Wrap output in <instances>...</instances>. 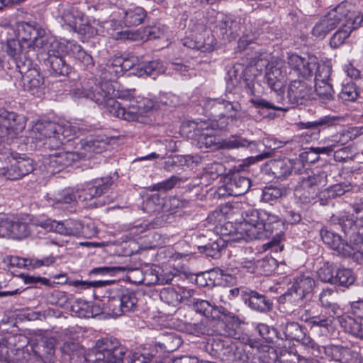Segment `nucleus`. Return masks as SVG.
I'll list each match as a JSON object with an SVG mask.
<instances>
[{"label":"nucleus","instance_id":"1","mask_svg":"<svg viewBox=\"0 0 363 363\" xmlns=\"http://www.w3.org/2000/svg\"><path fill=\"white\" fill-rule=\"evenodd\" d=\"M119 62L114 57L101 66V82L96 83L95 79H89L82 87L74 88L72 92L77 98H87L105 108L111 114L128 121H138L140 117L152 110L155 103L150 99L138 96L136 90L125 89L118 91L117 96L128 104L122 105L112 95L114 89L111 84L122 75Z\"/></svg>","mask_w":363,"mask_h":363},{"label":"nucleus","instance_id":"2","mask_svg":"<svg viewBox=\"0 0 363 363\" xmlns=\"http://www.w3.org/2000/svg\"><path fill=\"white\" fill-rule=\"evenodd\" d=\"M243 222L240 223L238 230L242 239H265L272 237L271 242L279 245L284 239L281 230L274 231L283 225L279 216L265 210L250 208L242 213Z\"/></svg>","mask_w":363,"mask_h":363},{"label":"nucleus","instance_id":"3","mask_svg":"<svg viewBox=\"0 0 363 363\" xmlns=\"http://www.w3.org/2000/svg\"><path fill=\"white\" fill-rule=\"evenodd\" d=\"M189 306L196 313L206 318H211L213 320H217L216 332L219 335L225 337L235 335V328L242 323L238 315L222 306L212 305L208 301L192 298L189 301Z\"/></svg>","mask_w":363,"mask_h":363},{"label":"nucleus","instance_id":"4","mask_svg":"<svg viewBox=\"0 0 363 363\" xmlns=\"http://www.w3.org/2000/svg\"><path fill=\"white\" fill-rule=\"evenodd\" d=\"M330 222L338 225L342 231L349 237L351 254L347 257H352L358 263H363V216H354L346 212L333 213Z\"/></svg>","mask_w":363,"mask_h":363},{"label":"nucleus","instance_id":"5","mask_svg":"<svg viewBox=\"0 0 363 363\" xmlns=\"http://www.w3.org/2000/svg\"><path fill=\"white\" fill-rule=\"evenodd\" d=\"M33 138L42 140L46 148L57 150L66 141L72 140L76 135L74 127L70 125H60L52 121L40 120L37 121L32 128Z\"/></svg>","mask_w":363,"mask_h":363},{"label":"nucleus","instance_id":"6","mask_svg":"<svg viewBox=\"0 0 363 363\" xmlns=\"http://www.w3.org/2000/svg\"><path fill=\"white\" fill-rule=\"evenodd\" d=\"M326 172L315 169H306L300 175L294 189V194L301 203H315L320 192V188L327 183Z\"/></svg>","mask_w":363,"mask_h":363},{"label":"nucleus","instance_id":"7","mask_svg":"<svg viewBox=\"0 0 363 363\" xmlns=\"http://www.w3.org/2000/svg\"><path fill=\"white\" fill-rule=\"evenodd\" d=\"M112 177H101L94 180L91 184H87L86 189L74 190L68 188L62 190L55 196L56 203H71L77 200L84 201L95 197L101 196L107 192L113 184Z\"/></svg>","mask_w":363,"mask_h":363},{"label":"nucleus","instance_id":"8","mask_svg":"<svg viewBox=\"0 0 363 363\" xmlns=\"http://www.w3.org/2000/svg\"><path fill=\"white\" fill-rule=\"evenodd\" d=\"M63 44L54 38L50 39V43L43 48L38 52L40 55H46L47 57L44 58L46 66L50 67V72L52 75L67 76L70 71L71 67L67 63L63 56Z\"/></svg>","mask_w":363,"mask_h":363},{"label":"nucleus","instance_id":"9","mask_svg":"<svg viewBox=\"0 0 363 363\" xmlns=\"http://www.w3.org/2000/svg\"><path fill=\"white\" fill-rule=\"evenodd\" d=\"M108 298L106 307L113 316L118 317L136 309L138 303L136 294L126 287L111 289Z\"/></svg>","mask_w":363,"mask_h":363},{"label":"nucleus","instance_id":"10","mask_svg":"<svg viewBox=\"0 0 363 363\" xmlns=\"http://www.w3.org/2000/svg\"><path fill=\"white\" fill-rule=\"evenodd\" d=\"M0 160H4L6 164L0 169V176L5 177L6 179H20L34 169L30 159L21 157L17 153H11L9 150L1 154Z\"/></svg>","mask_w":363,"mask_h":363},{"label":"nucleus","instance_id":"11","mask_svg":"<svg viewBox=\"0 0 363 363\" xmlns=\"http://www.w3.org/2000/svg\"><path fill=\"white\" fill-rule=\"evenodd\" d=\"M17 33L21 42L28 49H33L37 53L50 43L52 36L48 35L45 30L37 24L22 21L17 24Z\"/></svg>","mask_w":363,"mask_h":363},{"label":"nucleus","instance_id":"12","mask_svg":"<svg viewBox=\"0 0 363 363\" xmlns=\"http://www.w3.org/2000/svg\"><path fill=\"white\" fill-rule=\"evenodd\" d=\"M347 12L345 17L341 18L340 21V28L333 34L330 40V45L337 48L342 45L345 40L350 35L351 33L359 28L363 22L362 13L354 9V6H347Z\"/></svg>","mask_w":363,"mask_h":363},{"label":"nucleus","instance_id":"13","mask_svg":"<svg viewBox=\"0 0 363 363\" xmlns=\"http://www.w3.org/2000/svg\"><path fill=\"white\" fill-rule=\"evenodd\" d=\"M314 286L313 278L307 274H299L294 278L291 286L280 296L279 300L301 306L303 301L311 296Z\"/></svg>","mask_w":363,"mask_h":363},{"label":"nucleus","instance_id":"14","mask_svg":"<svg viewBox=\"0 0 363 363\" xmlns=\"http://www.w3.org/2000/svg\"><path fill=\"white\" fill-rule=\"evenodd\" d=\"M284 89L279 94H276L274 101L286 107L287 111L291 107L303 104L310 99L311 88L302 80L292 81L288 88L287 96H284Z\"/></svg>","mask_w":363,"mask_h":363},{"label":"nucleus","instance_id":"15","mask_svg":"<svg viewBox=\"0 0 363 363\" xmlns=\"http://www.w3.org/2000/svg\"><path fill=\"white\" fill-rule=\"evenodd\" d=\"M26 49H28L26 44L17 39L13 38L6 42H0V51L13 61L16 71L21 67L32 65L30 52H32L33 49H28V50Z\"/></svg>","mask_w":363,"mask_h":363},{"label":"nucleus","instance_id":"16","mask_svg":"<svg viewBox=\"0 0 363 363\" xmlns=\"http://www.w3.org/2000/svg\"><path fill=\"white\" fill-rule=\"evenodd\" d=\"M26 120L22 115L5 109H0V138L9 141L23 131Z\"/></svg>","mask_w":363,"mask_h":363},{"label":"nucleus","instance_id":"17","mask_svg":"<svg viewBox=\"0 0 363 363\" xmlns=\"http://www.w3.org/2000/svg\"><path fill=\"white\" fill-rule=\"evenodd\" d=\"M347 6L350 7L351 4L343 1L330 10L315 25L312 30L313 35L320 38H325L330 30L338 26L341 18L345 17L346 12H347Z\"/></svg>","mask_w":363,"mask_h":363},{"label":"nucleus","instance_id":"18","mask_svg":"<svg viewBox=\"0 0 363 363\" xmlns=\"http://www.w3.org/2000/svg\"><path fill=\"white\" fill-rule=\"evenodd\" d=\"M18 72L21 75L24 90L33 96H41L45 88L44 77L39 69L32 64L21 67Z\"/></svg>","mask_w":363,"mask_h":363},{"label":"nucleus","instance_id":"19","mask_svg":"<svg viewBox=\"0 0 363 363\" xmlns=\"http://www.w3.org/2000/svg\"><path fill=\"white\" fill-rule=\"evenodd\" d=\"M9 233L7 237L21 240L28 236H38L42 233L41 220H30L29 222L21 220L8 222Z\"/></svg>","mask_w":363,"mask_h":363},{"label":"nucleus","instance_id":"20","mask_svg":"<svg viewBox=\"0 0 363 363\" xmlns=\"http://www.w3.org/2000/svg\"><path fill=\"white\" fill-rule=\"evenodd\" d=\"M270 169L275 177L284 179L293 174L300 176L306 168L300 159L290 160L284 158L272 161Z\"/></svg>","mask_w":363,"mask_h":363},{"label":"nucleus","instance_id":"21","mask_svg":"<svg viewBox=\"0 0 363 363\" xmlns=\"http://www.w3.org/2000/svg\"><path fill=\"white\" fill-rule=\"evenodd\" d=\"M337 315L330 312L309 315L306 311V313L301 315V320L306 323L311 330L327 335L334 329L335 315Z\"/></svg>","mask_w":363,"mask_h":363},{"label":"nucleus","instance_id":"22","mask_svg":"<svg viewBox=\"0 0 363 363\" xmlns=\"http://www.w3.org/2000/svg\"><path fill=\"white\" fill-rule=\"evenodd\" d=\"M84 227L77 221L66 220L57 222L50 219L41 220V230L53 231L59 234L69 236H80L84 234Z\"/></svg>","mask_w":363,"mask_h":363},{"label":"nucleus","instance_id":"23","mask_svg":"<svg viewBox=\"0 0 363 363\" xmlns=\"http://www.w3.org/2000/svg\"><path fill=\"white\" fill-rule=\"evenodd\" d=\"M242 109L241 104L238 101H230L224 99L223 119L220 121H214L211 124L213 130L225 129L229 122L235 123L240 118V111ZM210 125L204 123L201 125V128L208 130Z\"/></svg>","mask_w":363,"mask_h":363},{"label":"nucleus","instance_id":"24","mask_svg":"<svg viewBox=\"0 0 363 363\" xmlns=\"http://www.w3.org/2000/svg\"><path fill=\"white\" fill-rule=\"evenodd\" d=\"M243 302L252 311L267 313L273 308L272 301L264 294L246 289L241 294Z\"/></svg>","mask_w":363,"mask_h":363},{"label":"nucleus","instance_id":"25","mask_svg":"<svg viewBox=\"0 0 363 363\" xmlns=\"http://www.w3.org/2000/svg\"><path fill=\"white\" fill-rule=\"evenodd\" d=\"M216 28L224 39L232 40L240 35L241 23L240 21L231 16L218 14Z\"/></svg>","mask_w":363,"mask_h":363},{"label":"nucleus","instance_id":"26","mask_svg":"<svg viewBox=\"0 0 363 363\" xmlns=\"http://www.w3.org/2000/svg\"><path fill=\"white\" fill-rule=\"evenodd\" d=\"M251 186L249 178L238 174H233L223 186L218 189L219 195L239 196L247 192Z\"/></svg>","mask_w":363,"mask_h":363},{"label":"nucleus","instance_id":"27","mask_svg":"<svg viewBox=\"0 0 363 363\" xmlns=\"http://www.w3.org/2000/svg\"><path fill=\"white\" fill-rule=\"evenodd\" d=\"M320 235L323 242L336 251L338 255L347 257L351 254V245L353 242L345 241L337 233L327 228H323Z\"/></svg>","mask_w":363,"mask_h":363},{"label":"nucleus","instance_id":"28","mask_svg":"<svg viewBox=\"0 0 363 363\" xmlns=\"http://www.w3.org/2000/svg\"><path fill=\"white\" fill-rule=\"evenodd\" d=\"M97 351L108 357L124 362L128 349L123 346L118 340L113 338H104L96 342Z\"/></svg>","mask_w":363,"mask_h":363},{"label":"nucleus","instance_id":"29","mask_svg":"<svg viewBox=\"0 0 363 363\" xmlns=\"http://www.w3.org/2000/svg\"><path fill=\"white\" fill-rule=\"evenodd\" d=\"M286 72L282 70L281 65L276 63L274 65L267 67L264 82L267 84L273 91L272 99H276V94L283 90Z\"/></svg>","mask_w":363,"mask_h":363},{"label":"nucleus","instance_id":"30","mask_svg":"<svg viewBox=\"0 0 363 363\" xmlns=\"http://www.w3.org/2000/svg\"><path fill=\"white\" fill-rule=\"evenodd\" d=\"M182 344V339L175 333L164 334L160 340L152 345V354L160 358L165 353H170L178 349Z\"/></svg>","mask_w":363,"mask_h":363},{"label":"nucleus","instance_id":"31","mask_svg":"<svg viewBox=\"0 0 363 363\" xmlns=\"http://www.w3.org/2000/svg\"><path fill=\"white\" fill-rule=\"evenodd\" d=\"M79 158V154L73 152H59L50 155L48 158V169L52 173L59 172Z\"/></svg>","mask_w":363,"mask_h":363},{"label":"nucleus","instance_id":"32","mask_svg":"<svg viewBox=\"0 0 363 363\" xmlns=\"http://www.w3.org/2000/svg\"><path fill=\"white\" fill-rule=\"evenodd\" d=\"M342 121V118L337 116H325L312 122L300 123V127L308 130L306 135H310L313 139L319 136L321 128L335 125Z\"/></svg>","mask_w":363,"mask_h":363},{"label":"nucleus","instance_id":"33","mask_svg":"<svg viewBox=\"0 0 363 363\" xmlns=\"http://www.w3.org/2000/svg\"><path fill=\"white\" fill-rule=\"evenodd\" d=\"M288 63L298 74L306 78L311 77L316 68L315 59H306L296 54L289 56Z\"/></svg>","mask_w":363,"mask_h":363},{"label":"nucleus","instance_id":"34","mask_svg":"<svg viewBox=\"0 0 363 363\" xmlns=\"http://www.w3.org/2000/svg\"><path fill=\"white\" fill-rule=\"evenodd\" d=\"M109 146L107 138L97 136L96 138H87L81 141V147L83 152H80V157L88 158L91 157V153L99 154L106 151Z\"/></svg>","mask_w":363,"mask_h":363},{"label":"nucleus","instance_id":"35","mask_svg":"<svg viewBox=\"0 0 363 363\" xmlns=\"http://www.w3.org/2000/svg\"><path fill=\"white\" fill-rule=\"evenodd\" d=\"M338 320L345 333L363 341V319L347 315L338 316Z\"/></svg>","mask_w":363,"mask_h":363},{"label":"nucleus","instance_id":"36","mask_svg":"<svg viewBox=\"0 0 363 363\" xmlns=\"http://www.w3.org/2000/svg\"><path fill=\"white\" fill-rule=\"evenodd\" d=\"M220 147L227 150L247 148L251 152H254L257 150V143L256 141L249 140L241 135H233L228 138L223 140L221 143Z\"/></svg>","mask_w":363,"mask_h":363},{"label":"nucleus","instance_id":"37","mask_svg":"<svg viewBox=\"0 0 363 363\" xmlns=\"http://www.w3.org/2000/svg\"><path fill=\"white\" fill-rule=\"evenodd\" d=\"M164 72V69L162 62L159 60H152L139 64L133 74L138 77L147 76L155 79L157 76Z\"/></svg>","mask_w":363,"mask_h":363},{"label":"nucleus","instance_id":"38","mask_svg":"<svg viewBox=\"0 0 363 363\" xmlns=\"http://www.w3.org/2000/svg\"><path fill=\"white\" fill-rule=\"evenodd\" d=\"M182 44L191 49H196L202 52H211L214 49L216 40L213 36H208L204 40L201 36L196 37L195 40L186 38L182 40Z\"/></svg>","mask_w":363,"mask_h":363},{"label":"nucleus","instance_id":"39","mask_svg":"<svg viewBox=\"0 0 363 363\" xmlns=\"http://www.w3.org/2000/svg\"><path fill=\"white\" fill-rule=\"evenodd\" d=\"M224 99H208L204 104V110L211 118V123L220 121L223 118Z\"/></svg>","mask_w":363,"mask_h":363},{"label":"nucleus","instance_id":"40","mask_svg":"<svg viewBox=\"0 0 363 363\" xmlns=\"http://www.w3.org/2000/svg\"><path fill=\"white\" fill-rule=\"evenodd\" d=\"M335 291L330 288H325L319 294V302L322 307L330 310V313L337 314L340 311L339 305L335 303Z\"/></svg>","mask_w":363,"mask_h":363},{"label":"nucleus","instance_id":"41","mask_svg":"<svg viewBox=\"0 0 363 363\" xmlns=\"http://www.w3.org/2000/svg\"><path fill=\"white\" fill-rule=\"evenodd\" d=\"M355 277L353 272L347 268H339L335 270L333 285L349 288L354 284Z\"/></svg>","mask_w":363,"mask_h":363},{"label":"nucleus","instance_id":"42","mask_svg":"<svg viewBox=\"0 0 363 363\" xmlns=\"http://www.w3.org/2000/svg\"><path fill=\"white\" fill-rule=\"evenodd\" d=\"M146 14V11L142 7L128 9L124 12V22L128 26H137L143 22Z\"/></svg>","mask_w":363,"mask_h":363},{"label":"nucleus","instance_id":"43","mask_svg":"<svg viewBox=\"0 0 363 363\" xmlns=\"http://www.w3.org/2000/svg\"><path fill=\"white\" fill-rule=\"evenodd\" d=\"M225 249V241L220 238L211 243L199 247L200 252L204 253L206 256L213 259H218Z\"/></svg>","mask_w":363,"mask_h":363},{"label":"nucleus","instance_id":"44","mask_svg":"<svg viewBox=\"0 0 363 363\" xmlns=\"http://www.w3.org/2000/svg\"><path fill=\"white\" fill-rule=\"evenodd\" d=\"M255 330L268 343L274 342L275 340L284 339V337L274 328L264 323L257 324Z\"/></svg>","mask_w":363,"mask_h":363},{"label":"nucleus","instance_id":"45","mask_svg":"<svg viewBox=\"0 0 363 363\" xmlns=\"http://www.w3.org/2000/svg\"><path fill=\"white\" fill-rule=\"evenodd\" d=\"M160 297L162 301L168 305L177 306L186 296L182 295L179 291H176L172 287H167L161 290Z\"/></svg>","mask_w":363,"mask_h":363},{"label":"nucleus","instance_id":"46","mask_svg":"<svg viewBox=\"0 0 363 363\" xmlns=\"http://www.w3.org/2000/svg\"><path fill=\"white\" fill-rule=\"evenodd\" d=\"M284 338L300 340L303 336V327L296 322H289L283 328Z\"/></svg>","mask_w":363,"mask_h":363},{"label":"nucleus","instance_id":"47","mask_svg":"<svg viewBox=\"0 0 363 363\" xmlns=\"http://www.w3.org/2000/svg\"><path fill=\"white\" fill-rule=\"evenodd\" d=\"M357 347L359 350H356V346L352 343V347H346V350L343 354V362L342 363H363V357L360 353L361 345L359 342Z\"/></svg>","mask_w":363,"mask_h":363},{"label":"nucleus","instance_id":"48","mask_svg":"<svg viewBox=\"0 0 363 363\" xmlns=\"http://www.w3.org/2000/svg\"><path fill=\"white\" fill-rule=\"evenodd\" d=\"M359 96L357 85L352 82L343 85L339 98L345 103L356 101Z\"/></svg>","mask_w":363,"mask_h":363},{"label":"nucleus","instance_id":"49","mask_svg":"<svg viewBox=\"0 0 363 363\" xmlns=\"http://www.w3.org/2000/svg\"><path fill=\"white\" fill-rule=\"evenodd\" d=\"M286 194L284 188L274 186H266L262 191V200L267 202H272Z\"/></svg>","mask_w":363,"mask_h":363},{"label":"nucleus","instance_id":"50","mask_svg":"<svg viewBox=\"0 0 363 363\" xmlns=\"http://www.w3.org/2000/svg\"><path fill=\"white\" fill-rule=\"evenodd\" d=\"M163 205L162 199L158 194L150 195L143 203V209L148 213L160 211Z\"/></svg>","mask_w":363,"mask_h":363},{"label":"nucleus","instance_id":"51","mask_svg":"<svg viewBox=\"0 0 363 363\" xmlns=\"http://www.w3.org/2000/svg\"><path fill=\"white\" fill-rule=\"evenodd\" d=\"M355 153L353 147L350 145L342 147L337 150H334L333 157L336 162H346L349 160H352L354 157Z\"/></svg>","mask_w":363,"mask_h":363},{"label":"nucleus","instance_id":"52","mask_svg":"<svg viewBox=\"0 0 363 363\" xmlns=\"http://www.w3.org/2000/svg\"><path fill=\"white\" fill-rule=\"evenodd\" d=\"M116 60L119 62L118 67L121 68V73L123 74L124 72L128 71L130 69H133V72H135V68L139 65L138 57L132 55L128 56L127 57H123L122 56H114Z\"/></svg>","mask_w":363,"mask_h":363},{"label":"nucleus","instance_id":"53","mask_svg":"<svg viewBox=\"0 0 363 363\" xmlns=\"http://www.w3.org/2000/svg\"><path fill=\"white\" fill-rule=\"evenodd\" d=\"M335 271L333 267L329 263H325L317 272L318 279L325 283L333 285Z\"/></svg>","mask_w":363,"mask_h":363},{"label":"nucleus","instance_id":"54","mask_svg":"<svg viewBox=\"0 0 363 363\" xmlns=\"http://www.w3.org/2000/svg\"><path fill=\"white\" fill-rule=\"evenodd\" d=\"M273 101L274 102L268 101L264 99H261L259 97H254L250 100V102L256 108L274 109L283 111H287L286 107L282 106V105L277 104V102H275L274 100Z\"/></svg>","mask_w":363,"mask_h":363},{"label":"nucleus","instance_id":"55","mask_svg":"<svg viewBox=\"0 0 363 363\" xmlns=\"http://www.w3.org/2000/svg\"><path fill=\"white\" fill-rule=\"evenodd\" d=\"M259 363H277L279 358L276 350L269 347H265L262 351H258Z\"/></svg>","mask_w":363,"mask_h":363},{"label":"nucleus","instance_id":"56","mask_svg":"<svg viewBox=\"0 0 363 363\" xmlns=\"http://www.w3.org/2000/svg\"><path fill=\"white\" fill-rule=\"evenodd\" d=\"M315 91L323 101H330L333 99L334 91L330 82L323 83V84H315Z\"/></svg>","mask_w":363,"mask_h":363},{"label":"nucleus","instance_id":"57","mask_svg":"<svg viewBox=\"0 0 363 363\" xmlns=\"http://www.w3.org/2000/svg\"><path fill=\"white\" fill-rule=\"evenodd\" d=\"M315 75V84H323L330 82L331 69L325 65H318L316 64Z\"/></svg>","mask_w":363,"mask_h":363},{"label":"nucleus","instance_id":"58","mask_svg":"<svg viewBox=\"0 0 363 363\" xmlns=\"http://www.w3.org/2000/svg\"><path fill=\"white\" fill-rule=\"evenodd\" d=\"M27 261L28 269H30L39 268L43 266L49 267L55 262L56 258L52 255H50L42 259L28 257Z\"/></svg>","mask_w":363,"mask_h":363},{"label":"nucleus","instance_id":"59","mask_svg":"<svg viewBox=\"0 0 363 363\" xmlns=\"http://www.w3.org/2000/svg\"><path fill=\"white\" fill-rule=\"evenodd\" d=\"M217 143V138L206 132H202L197 137V145L200 148H211L216 146Z\"/></svg>","mask_w":363,"mask_h":363},{"label":"nucleus","instance_id":"60","mask_svg":"<svg viewBox=\"0 0 363 363\" xmlns=\"http://www.w3.org/2000/svg\"><path fill=\"white\" fill-rule=\"evenodd\" d=\"M166 31L167 28L164 26H152L145 28L143 33L148 40H155L163 38Z\"/></svg>","mask_w":363,"mask_h":363},{"label":"nucleus","instance_id":"61","mask_svg":"<svg viewBox=\"0 0 363 363\" xmlns=\"http://www.w3.org/2000/svg\"><path fill=\"white\" fill-rule=\"evenodd\" d=\"M180 181V179L176 176H172L170 178L162 182L153 184L149 187L151 191H167L174 187Z\"/></svg>","mask_w":363,"mask_h":363},{"label":"nucleus","instance_id":"62","mask_svg":"<svg viewBox=\"0 0 363 363\" xmlns=\"http://www.w3.org/2000/svg\"><path fill=\"white\" fill-rule=\"evenodd\" d=\"M62 351L64 354L69 356H79L83 353V349L79 342L75 341H66L62 347Z\"/></svg>","mask_w":363,"mask_h":363},{"label":"nucleus","instance_id":"63","mask_svg":"<svg viewBox=\"0 0 363 363\" xmlns=\"http://www.w3.org/2000/svg\"><path fill=\"white\" fill-rule=\"evenodd\" d=\"M351 188L352 186L350 183H339L332 186L329 189V193L333 197L340 196L349 191Z\"/></svg>","mask_w":363,"mask_h":363},{"label":"nucleus","instance_id":"64","mask_svg":"<svg viewBox=\"0 0 363 363\" xmlns=\"http://www.w3.org/2000/svg\"><path fill=\"white\" fill-rule=\"evenodd\" d=\"M152 354V347H150V352L147 353H133L130 361H128V362L130 363H149L151 359L157 357L156 355H151Z\"/></svg>","mask_w":363,"mask_h":363}]
</instances>
